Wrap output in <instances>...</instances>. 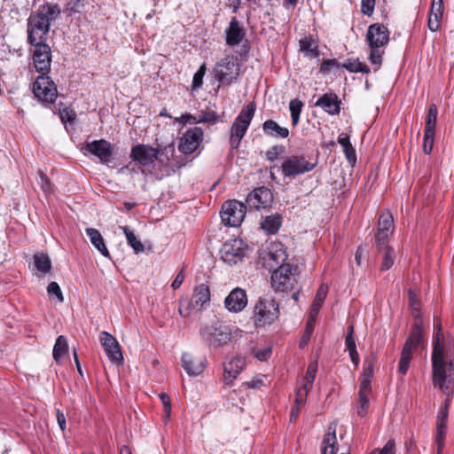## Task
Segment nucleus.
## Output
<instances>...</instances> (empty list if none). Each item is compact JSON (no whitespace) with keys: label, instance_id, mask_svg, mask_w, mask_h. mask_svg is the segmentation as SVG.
Returning a JSON list of instances; mask_svg holds the SVG:
<instances>
[{"label":"nucleus","instance_id":"obj_14","mask_svg":"<svg viewBox=\"0 0 454 454\" xmlns=\"http://www.w3.org/2000/svg\"><path fill=\"white\" fill-rule=\"evenodd\" d=\"M290 265H281L271 275V286L276 292L292 290L295 282Z\"/></svg>","mask_w":454,"mask_h":454},{"label":"nucleus","instance_id":"obj_34","mask_svg":"<svg viewBox=\"0 0 454 454\" xmlns=\"http://www.w3.org/2000/svg\"><path fill=\"white\" fill-rule=\"evenodd\" d=\"M328 293V286L325 284L320 285L314 298V301L311 304L309 317L312 318H317L320 309L323 305L325 299L326 298Z\"/></svg>","mask_w":454,"mask_h":454},{"label":"nucleus","instance_id":"obj_45","mask_svg":"<svg viewBox=\"0 0 454 454\" xmlns=\"http://www.w3.org/2000/svg\"><path fill=\"white\" fill-rule=\"evenodd\" d=\"M67 352V339L63 335H60L57 338L56 343L53 348V357L56 360V362H59Z\"/></svg>","mask_w":454,"mask_h":454},{"label":"nucleus","instance_id":"obj_21","mask_svg":"<svg viewBox=\"0 0 454 454\" xmlns=\"http://www.w3.org/2000/svg\"><path fill=\"white\" fill-rule=\"evenodd\" d=\"M181 361L184 370L190 376L200 375L207 364L206 356H194L189 353L183 354Z\"/></svg>","mask_w":454,"mask_h":454},{"label":"nucleus","instance_id":"obj_13","mask_svg":"<svg viewBox=\"0 0 454 454\" xmlns=\"http://www.w3.org/2000/svg\"><path fill=\"white\" fill-rule=\"evenodd\" d=\"M33 93L38 100L45 103H53L58 97L55 83L46 74H41L36 78L33 84Z\"/></svg>","mask_w":454,"mask_h":454},{"label":"nucleus","instance_id":"obj_26","mask_svg":"<svg viewBox=\"0 0 454 454\" xmlns=\"http://www.w3.org/2000/svg\"><path fill=\"white\" fill-rule=\"evenodd\" d=\"M443 10L442 0H432L427 19V27L431 32H437L440 29Z\"/></svg>","mask_w":454,"mask_h":454},{"label":"nucleus","instance_id":"obj_33","mask_svg":"<svg viewBox=\"0 0 454 454\" xmlns=\"http://www.w3.org/2000/svg\"><path fill=\"white\" fill-rule=\"evenodd\" d=\"M262 130L265 135L276 138H286L289 136V130L281 127L273 120H267L262 123Z\"/></svg>","mask_w":454,"mask_h":454},{"label":"nucleus","instance_id":"obj_57","mask_svg":"<svg viewBox=\"0 0 454 454\" xmlns=\"http://www.w3.org/2000/svg\"><path fill=\"white\" fill-rule=\"evenodd\" d=\"M369 454H395V442L389 440L382 449H375Z\"/></svg>","mask_w":454,"mask_h":454},{"label":"nucleus","instance_id":"obj_22","mask_svg":"<svg viewBox=\"0 0 454 454\" xmlns=\"http://www.w3.org/2000/svg\"><path fill=\"white\" fill-rule=\"evenodd\" d=\"M272 200V194L266 187H259L254 189L247 195V204L250 208L259 210L268 207Z\"/></svg>","mask_w":454,"mask_h":454},{"label":"nucleus","instance_id":"obj_55","mask_svg":"<svg viewBox=\"0 0 454 454\" xmlns=\"http://www.w3.org/2000/svg\"><path fill=\"white\" fill-rule=\"evenodd\" d=\"M206 73V66L203 64L200 66V67L198 69V71L194 74L193 79H192V87L193 89H198L202 86L203 83V77Z\"/></svg>","mask_w":454,"mask_h":454},{"label":"nucleus","instance_id":"obj_6","mask_svg":"<svg viewBox=\"0 0 454 454\" xmlns=\"http://www.w3.org/2000/svg\"><path fill=\"white\" fill-rule=\"evenodd\" d=\"M200 335L209 347L217 348L231 340V331L229 326L215 322L201 328Z\"/></svg>","mask_w":454,"mask_h":454},{"label":"nucleus","instance_id":"obj_30","mask_svg":"<svg viewBox=\"0 0 454 454\" xmlns=\"http://www.w3.org/2000/svg\"><path fill=\"white\" fill-rule=\"evenodd\" d=\"M378 254L381 256L380 270L386 271L392 268L395 260V249L386 242L384 245H376Z\"/></svg>","mask_w":454,"mask_h":454},{"label":"nucleus","instance_id":"obj_56","mask_svg":"<svg viewBox=\"0 0 454 454\" xmlns=\"http://www.w3.org/2000/svg\"><path fill=\"white\" fill-rule=\"evenodd\" d=\"M315 323H316V318H312V317H309L308 321H307L306 329L302 335V340H301L300 346L305 345L307 343V341L309 340V338L313 333V330H314Z\"/></svg>","mask_w":454,"mask_h":454},{"label":"nucleus","instance_id":"obj_19","mask_svg":"<svg viewBox=\"0 0 454 454\" xmlns=\"http://www.w3.org/2000/svg\"><path fill=\"white\" fill-rule=\"evenodd\" d=\"M366 40L370 47H384L389 41V31L382 24H372L368 27Z\"/></svg>","mask_w":454,"mask_h":454},{"label":"nucleus","instance_id":"obj_2","mask_svg":"<svg viewBox=\"0 0 454 454\" xmlns=\"http://www.w3.org/2000/svg\"><path fill=\"white\" fill-rule=\"evenodd\" d=\"M60 14L56 4H45L27 19V43L31 45L45 43L51 24Z\"/></svg>","mask_w":454,"mask_h":454},{"label":"nucleus","instance_id":"obj_16","mask_svg":"<svg viewBox=\"0 0 454 454\" xmlns=\"http://www.w3.org/2000/svg\"><path fill=\"white\" fill-rule=\"evenodd\" d=\"M33 62L35 70L47 74L51 70V51L47 43L34 44Z\"/></svg>","mask_w":454,"mask_h":454},{"label":"nucleus","instance_id":"obj_1","mask_svg":"<svg viewBox=\"0 0 454 454\" xmlns=\"http://www.w3.org/2000/svg\"><path fill=\"white\" fill-rule=\"evenodd\" d=\"M437 329L433 340L432 353V384L447 396L454 392V344L450 339H445L442 333L440 323L435 325Z\"/></svg>","mask_w":454,"mask_h":454},{"label":"nucleus","instance_id":"obj_52","mask_svg":"<svg viewBox=\"0 0 454 454\" xmlns=\"http://www.w3.org/2000/svg\"><path fill=\"white\" fill-rule=\"evenodd\" d=\"M58 111L62 122H73L75 120L76 114L73 109L66 106L63 108L59 106Z\"/></svg>","mask_w":454,"mask_h":454},{"label":"nucleus","instance_id":"obj_17","mask_svg":"<svg viewBox=\"0 0 454 454\" xmlns=\"http://www.w3.org/2000/svg\"><path fill=\"white\" fill-rule=\"evenodd\" d=\"M99 340L108 359L115 364H121L123 361V356L121 346L116 339L109 333L103 331L100 333Z\"/></svg>","mask_w":454,"mask_h":454},{"label":"nucleus","instance_id":"obj_35","mask_svg":"<svg viewBox=\"0 0 454 454\" xmlns=\"http://www.w3.org/2000/svg\"><path fill=\"white\" fill-rule=\"evenodd\" d=\"M86 233L89 236L92 245L100 252V254L105 257H109V251L100 232L97 229L88 228L86 229Z\"/></svg>","mask_w":454,"mask_h":454},{"label":"nucleus","instance_id":"obj_54","mask_svg":"<svg viewBox=\"0 0 454 454\" xmlns=\"http://www.w3.org/2000/svg\"><path fill=\"white\" fill-rule=\"evenodd\" d=\"M310 390L311 389H307L304 387L303 385H301V387L297 390L296 395H295V401H294L295 406L301 407L304 405L307 396H308V394Z\"/></svg>","mask_w":454,"mask_h":454},{"label":"nucleus","instance_id":"obj_24","mask_svg":"<svg viewBox=\"0 0 454 454\" xmlns=\"http://www.w3.org/2000/svg\"><path fill=\"white\" fill-rule=\"evenodd\" d=\"M394 231V220L389 212H385L380 215L378 223V232L376 234V245H384L388 242L389 237Z\"/></svg>","mask_w":454,"mask_h":454},{"label":"nucleus","instance_id":"obj_64","mask_svg":"<svg viewBox=\"0 0 454 454\" xmlns=\"http://www.w3.org/2000/svg\"><path fill=\"white\" fill-rule=\"evenodd\" d=\"M343 152L345 153V156H346V159L348 160V161L351 165H354L356 161V150L354 149L352 145L343 148Z\"/></svg>","mask_w":454,"mask_h":454},{"label":"nucleus","instance_id":"obj_18","mask_svg":"<svg viewBox=\"0 0 454 454\" xmlns=\"http://www.w3.org/2000/svg\"><path fill=\"white\" fill-rule=\"evenodd\" d=\"M86 153H89L99 159L101 163H108L113 156L112 145L105 140H94L87 143L84 146Z\"/></svg>","mask_w":454,"mask_h":454},{"label":"nucleus","instance_id":"obj_42","mask_svg":"<svg viewBox=\"0 0 454 454\" xmlns=\"http://www.w3.org/2000/svg\"><path fill=\"white\" fill-rule=\"evenodd\" d=\"M372 390H365L359 388L358 391V405L356 408V412L358 416L364 417L369 409V395Z\"/></svg>","mask_w":454,"mask_h":454},{"label":"nucleus","instance_id":"obj_63","mask_svg":"<svg viewBox=\"0 0 454 454\" xmlns=\"http://www.w3.org/2000/svg\"><path fill=\"white\" fill-rule=\"evenodd\" d=\"M160 399L164 408V413L167 418L170 417L171 413V401L168 395L162 393L160 395Z\"/></svg>","mask_w":454,"mask_h":454},{"label":"nucleus","instance_id":"obj_15","mask_svg":"<svg viewBox=\"0 0 454 454\" xmlns=\"http://www.w3.org/2000/svg\"><path fill=\"white\" fill-rule=\"evenodd\" d=\"M204 133L201 128L193 127L188 129L180 138L179 151L184 154L194 153L203 140Z\"/></svg>","mask_w":454,"mask_h":454},{"label":"nucleus","instance_id":"obj_50","mask_svg":"<svg viewBox=\"0 0 454 454\" xmlns=\"http://www.w3.org/2000/svg\"><path fill=\"white\" fill-rule=\"evenodd\" d=\"M198 308L195 306L193 301H189L186 299H181L179 301V315L183 317H188L193 309Z\"/></svg>","mask_w":454,"mask_h":454},{"label":"nucleus","instance_id":"obj_38","mask_svg":"<svg viewBox=\"0 0 454 454\" xmlns=\"http://www.w3.org/2000/svg\"><path fill=\"white\" fill-rule=\"evenodd\" d=\"M281 225L280 215H272L266 216L262 222V228L269 234H275L278 232Z\"/></svg>","mask_w":454,"mask_h":454},{"label":"nucleus","instance_id":"obj_62","mask_svg":"<svg viewBox=\"0 0 454 454\" xmlns=\"http://www.w3.org/2000/svg\"><path fill=\"white\" fill-rule=\"evenodd\" d=\"M361 7L364 15L371 16L374 11L375 0H362Z\"/></svg>","mask_w":454,"mask_h":454},{"label":"nucleus","instance_id":"obj_49","mask_svg":"<svg viewBox=\"0 0 454 454\" xmlns=\"http://www.w3.org/2000/svg\"><path fill=\"white\" fill-rule=\"evenodd\" d=\"M47 293L51 299L56 298L59 302L64 301L62 291L57 282H51L48 285Z\"/></svg>","mask_w":454,"mask_h":454},{"label":"nucleus","instance_id":"obj_23","mask_svg":"<svg viewBox=\"0 0 454 454\" xmlns=\"http://www.w3.org/2000/svg\"><path fill=\"white\" fill-rule=\"evenodd\" d=\"M247 293L240 287L234 288L224 300V306L230 312H240L247 307Z\"/></svg>","mask_w":454,"mask_h":454},{"label":"nucleus","instance_id":"obj_46","mask_svg":"<svg viewBox=\"0 0 454 454\" xmlns=\"http://www.w3.org/2000/svg\"><path fill=\"white\" fill-rule=\"evenodd\" d=\"M303 107V103L298 99H292L289 103V110L291 113V119L293 126H296L300 121V114Z\"/></svg>","mask_w":454,"mask_h":454},{"label":"nucleus","instance_id":"obj_27","mask_svg":"<svg viewBox=\"0 0 454 454\" xmlns=\"http://www.w3.org/2000/svg\"><path fill=\"white\" fill-rule=\"evenodd\" d=\"M449 403H445L437 414L435 442L438 446V452L443 448L447 430Z\"/></svg>","mask_w":454,"mask_h":454},{"label":"nucleus","instance_id":"obj_7","mask_svg":"<svg viewBox=\"0 0 454 454\" xmlns=\"http://www.w3.org/2000/svg\"><path fill=\"white\" fill-rule=\"evenodd\" d=\"M248 251L249 246L242 239H233L223 243L220 254L225 263L235 265L247 255Z\"/></svg>","mask_w":454,"mask_h":454},{"label":"nucleus","instance_id":"obj_20","mask_svg":"<svg viewBox=\"0 0 454 454\" xmlns=\"http://www.w3.org/2000/svg\"><path fill=\"white\" fill-rule=\"evenodd\" d=\"M246 362L241 356H234L229 361L224 362L223 381L228 386H232L234 380L245 368Z\"/></svg>","mask_w":454,"mask_h":454},{"label":"nucleus","instance_id":"obj_41","mask_svg":"<svg viewBox=\"0 0 454 454\" xmlns=\"http://www.w3.org/2000/svg\"><path fill=\"white\" fill-rule=\"evenodd\" d=\"M341 67L351 73H363L368 74L370 68L363 62H360L358 59H348L341 64Z\"/></svg>","mask_w":454,"mask_h":454},{"label":"nucleus","instance_id":"obj_59","mask_svg":"<svg viewBox=\"0 0 454 454\" xmlns=\"http://www.w3.org/2000/svg\"><path fill=\"white\" fill-rule=\"evenodd\" d=\"M264 379L265 376L263 375L256 376L253 380L244 382L242 386L247 388L257 389L264 385Z\"/></svg>","mask_w":454,"mask_h":454},{"label":"nucleus","instance_id":"obj_32","mask_svg":"<svg viewBox=\"0 0 454 454\" xmlns=\"http://www.w3.org/2000/svg\"><path fill=\"white\" fill-rule=\"evenodd\" d=\"M175 153V146L173 145H169L166 146L160 154L161 161H163L161 157H166L167 167L172 171H175V169L180 168L184 165L183 158L181 156H176Z\"/></svg>","mask_w":454,"mask_h":454},{"label":"nucleus","instance_id":"obj_51","mask_svg":"<svg viewBox=\"0 0 454 454\" xmlns=\"http://www.w3.org/2000/svg\"><path fill=\"white\" fill-rule=\"evenodd\" d=\"M216 119H217L216 113L214 111H209V112L202 113L200 114L195 116V118H193V122L194 123H207V122L215 123L216 121Z\"/></svg>","mask_w":454,"mask_h":454},{"label":"nucleus","instance_id":"obj_53","mask_svg":"<svg viewBox=\"0 0 454 454\" xmlns=\"http://www.w3.org/2000/svg\"><path fill=\"white\" fill-rule=\"evenodd\" d=\"M409 300L410 306L412 310V316L414 317V323L416 322L415 316H417L422 321L419 313V301H418L416 294L411 290L409 291Z\"/></svg>","mask_w":454,"mask_h":454},{"label":"nucleus","instance_id":"obj_58","mask_svg":"<svg viewBox=\"0 0 454 454\" xmlns=\"http://www.w3.org/2000/svg\"><path fill=\"white\" fill-rule=\"evenodd\" d=\"M434 134L424 132L423 151L426 154H430L433 150Z\"/></svg>","mask_w":454,"mask_h":454},{"label":"nucleus","instance_id":"obj_8","mask_svg":"<svg viewBox=\"0 0 454 454\" xmlns=\"http://www.w3.org/2000/svg\"><path fill=\"white\" fill-rule=\"evenodd\" d=\"M278 305L274 299H259L254 307V323L257 326L270 325L278 319Z\"/></svg>","mask_w":454,"mask_h":454},{"label":"nucleus","instance_id":"obj_25","mask_svg":"<svg viewBox=\"0 0 454 454\" xmlns=\"http://www.w3.org/2000/svg\"><path fill=\"white\" fill-rule=\"evenodd\" d=\"M245 35L242 25L236 17H233L225 29L226 44L231 47L237 46L243 41Z\"/></svg>","mask_w":454,"mask_h":454},{"label":"nucleus","instance_id":"obj_5","mask_svg":"<svg viewBox=\"0 0 454 454\" xmlns=\"http://www.w3.org/2000/svg\"><path fill=\"white\" fill-rule=\"evenodd\" d=\"M240 71V65L233 56H226L218 61L214 69V77L223 85L236 82Z\"/></svg>","mask_w":454,"mask_h":454},{"label":"nucleus","instance_id":"obj_48","mask_svg":"<svg viewBox=\"0 0 454 454\" xmlns=\"http://www.w3.org/2000/svg\"><path fill=\"white\" fill-rule=\"evenodd\" d=\"M36 182L45 195H48L52 192V184L49 177L43 172H38Z\"/></svg>","mask_w":454,"mask_h":454},{"label":"nucleus","instance_id":"obj_60","mask_svg":"<svg viewBox=\"0 0 454 454\" xmlns=\"http://www.w3.org/2000/svg\"><path fill=\"white\" fill-rule=\"evenodd\" d=\"M371 53L369 59L373 65L380 66L382 60L381 55L383 51L380 50L381 47H370Z\"/></svg>","mask_w":454,"mask_h":454},{"label":"nucleus","instance_id":"obj_4","mask_svg":"<svg viewBox=\"0 0 454 454\" xmlns=\"http://www.w3.org/2000/svg\"><path fill=\"white\" fill-rule=\"evenodd\" d=\"M254 112L255 106L254 103H250L240 111L235 119L231 129L230 136V145L231 148L236 149L239 146L241 139L250 125Z\"/></svg>","mask_w":454,"mask_h":454},{"label":"nucleus","instance_id":"obj_37","mask_svg":"<svg viewBox=\"0 0 454 454\" xmlns=\"http://www.w3.org/2000/svg\"><path fill=\"white\" fill-rule=\"evenodd\" d=\"M210 300V291L207 286L201 284L197 286L193 291V303L198 308H201Z\"/></svg>","mask_w":454,"mask_h":454},{"label":"nucleus","instance_id":"obj_9","mask_svg":"<svg viewBox=\"0 0 454 454\" xmlns=\"http://www.w3.org/2000/svg\"><path fill=\"white\" fill-rule=\"evenodd\" d=\"M259 258L264 268L271 270L275 267L278 268L281 265H286L285 262L287 259V254L283 244L275 242L262 248Z\"/></svg>","mask_w":454,"mask_h":454},{"label":"nucleus","instance_id":"obj_36","mask_svg":"<svg viewBox=\"0 0 454 454\" xmlns=\"http://www.w3.org/2000/svg\"><path fill=\"white\" fill-rule=\"evenodd\" d=\"M353 333H354V326L349 325L348 328V334L345 339V344H346V347L348 351V354H349L352 363L356 365V367H357L359 364V362H360V358H359V355L356 351V341H355Z\"/></svg>","mask_w":454,"mask_h":454},{"label":"nucleus","instance_id":"obj_61","mask_svg":"<svg viewBox=\"0 0 454 454\" xmlns=\"http://www.w3.org/2000/svg\"><path fill=\"white\" fill-rule=\"evenodd\" d=\"M283 152V146L274 145L266 152V158L270 161H274Z\"/></svg>","mask_w":454,"mask_h":454},{"label":"nucleus","instance_id":"obj_28","mask_svg":"<svg viewBox=\"0 0 454 454\" xmlns=\"http://www.w3.org/2000/svg\"><path fill=\"white\" fill-rule=\"evenodd\" d=\"M340 101L334 93H326L320 97L315 103V106L322 108L331 115L339 114Z\"/></svg>","mask_w":454,"mask_h":454},{"label":"nucleus","instance_id":"obj_10","mask_svg":"<svg viewBox=\"0 0 454 454\" xmlns=\"http://www.w3.org/2000/svg\"><path fill=\"white\" fill-rule=\"evenodd\" d=\"M316 163L309 161L303 155H289L283 159L282 174L285 177H295L311 171Z\"/></svg>","mask_w":454,"mask_h":454},{"label":"nucleus","instance_id":"obj_29","mask_svg":"<svg viewBox=\"0 0 454 454\" xmlns=\"http://www.w3.org/2000/svg\"><path fill=\"white\" fill-rule=\"evenodd\" d=\"M336 423H331L327 428L323 442L322 454H336L338 451V441L336 437Z\"/></svg>","mask_w":454,"mask_h":454},{"label":"nucleus","instance_id":"obj_3","mask_svg":"<svg viewBox=\"0 0 454 454\" xmlns=\"http://www.w3.org/2000/svg\"><path fill=\"white\" fill-rule=\"evenodd\" d=\"M415 317L416 322L413 324L412 331L405 341L399 360L398 372L403 376L407 373L410 362L412 359V353L418 348L423 339L421 320L417 316Z\"/></svg>","mask_w":454,"mask_h":454},{"label":"nucleus","instance_id":"obj_12","mask_svg":"<svg viewBox=\"0 0 454 454\" xmlns=\"http://www.w3.org/2000/svg\"><path fill=\"white\" fill-rule=\"evenodd\" d=\"M246 210L247 206L239 200L226 201L222 207V220L226 225L239 226L245 218Z\"/></svg>","mask_w":454,"mask_h":454},{"label":"nucleus","instance_id":"obj_31","mask_svg":"<svg viewBox=\"0 0 454 454\" xmlns=\"http://www.w3.org/2000/svg\"><path fill=\"white\" fill-rule=\"evenodd\" d=\"M377 357L373 354H371L370 356L365 358L359 388L372 390L371 381L373 377V369Z\"/></svg>","mask_w":454,"mask_h":454},{"label":"nucleus","instance_id":"obj_11","mask_svg":"<svg viewBox=\"0 0 454 454\" xmlns=\"http://www.w3.org/2000/svg\"><path fill=\"white\" fill-rule=\"evenodd\" d=\"M158 150L145 145H137L131 150L130 157L139 164L141 172L145 175L153 174L152 166L158 159Z\"/></svg>","mask_w":454,"mask_h":454},{"label":"nucleus","instance_id":"obj_39","mask_svg":"<svg viewBox=\"0 0 454 454\" xmlns=\"http://www.w3.org/2000/svg\"><path fill=\"white\" fill-rule=\"evenodd\" d=\"M300 48L305 56L313 59L318 56L317 43L309 37H304L300 40Z\"/></svg>","mask_w":454,"mask_h":454},{"label":"nucleus","instance_id":"obj_43","mask_svg":"<svg viewBox=\"0 0 454 454\" xmlns=\"http://www.w3.org/2000/svg\"><path fill=\"white\" fill-rule=\"evenodd\" d=\"M438 110L435 104H431L427 112L425 124V132L434 134Z\"/></svg>","mask_w":454,"mask_h":454},{"label":"nucleus","instance_id":"obj_44","mask_svg":"<svg viewBox=\"0 0 454 454\" xmlns=\"http://www.w3.org/2000/svg\"><path fill=\"white\" fill-rule=\"evenodd\" d=\"M34 264L35 269L45 274L51 269V262L50 257L44 254H36L34 255Z\"/></svg>","mask_w":454,"mask_h":454},{"label":"nucleus","instance_id":"obj_47","mask_svg":"<svg viewBox=\"0 0 454 454\" xmlns=\"http://www.w3.org/2000/svg\"><path fill=\"white\" fill-rule=\"evenodd\" d=\"M317 371V362L313 361L308 365L306 374L302 380V381H303L302 385L304 386L305 388H307V389L312 388L313 382L316 378Z\"/></svg>","mask_w":454,"mask_h":454},{"label":"nucleus","instance_id":"obj_40","mask_svg":"<svg viewBox=\"0 0 454 454\" xmlns=\"http://www.w3.org/2000/svg\"><path fill=\"white\" fill-rule=\"evenodd\" d=\"M125 234L128 244L133 248L135 254L144 252L145 247L142 242L137 239L136 235L128 226L120 227Z\"/></svg>","mask_w":454,"mask_h":454}]
</instances>
